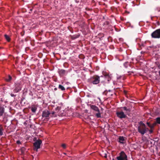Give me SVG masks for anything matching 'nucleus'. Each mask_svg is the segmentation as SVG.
Segmentation results:
<instances>
[{
    "label": "nucleus",
    "mask_w": 160,
    "mask_h": 160,
    "mask_svg": "<svg viewBox=\"0 0 160 160\" xmlns=\"http://www.w3.org/2000/svg\"><path fill=\"white\" fill-rule=\"evenodd\" d=\"M55 113V112H52V115L53 116H54V117H56V115L55 116H54V114Z\"/></svg>",
    "instance_id": "nucleus-32"
},
{
    "label": "nucleus",
    "mask_w": 160,
    "mask_h": 160,
    "mask_svg": "<svg viewBox=\"0 0 160 160\" xmlns=\"http://www.w3.org/2000/svg\"><path fill=\"white\" fill-rule=\"evenodd\" d=\"M116 114L117 116L120 119L124 118L127 117L126 113L122 111H118Z\"/></svg>",
    "instance_id": "nucleus-5"
},
{
    "label": "nucleus",
    "mask_w": 160,
    "mask_h": 160,
    "mask_svg": "<svg viewBox=\"0 0 160 160\" xmlns=\"http://www.w3.org/2000/svg\"><path fill=\"white\" fill-rule=\"evenodd\" d=\"M100 77L102 80H104L103 81L105 82H106V81L108 82L111 79V75L109 74H107L103 76H102Z\"/></svg>",
    "instance_id": "nucleus-8"
},
{
    "label": "nucleus",
    "mask_w": 160,
    "mask_h": 160,
    "mask_svg": "<svg viewBox=\"0 0 160 160\" xmlns=\"http://www.w3.org/2000/svg\"><path fill=\"white\" fill-rule=\"evenodd\" d=\"M62 146L64 148H66V145L65 144H62Z\"/></svg>",
    "instance_id": "nucleus-25"
},
{
    "label": "nucleus",
    "mask_w": 160,
    "mask_h": 160,
    "mask_svg": "<svg viewBox=\"0 0 160 160\" xmlns=\"http://www.w3.org/2000/svg\"><path fill=\"white\" fill-rule=\"evenodd\" d=\"M122 108H123V109L126 111V112H125V113L126 114L128 112H130V110L129 109V108H128L126 107H122Z\"/></svg>",
    "instance_id": "nucleus-16"
},
{
    "label": "nucleus",
    "mask_w": 160,
    "mask_h": 160,
    "mask_svg": "<svg viewBox=\"0 0 160 160\" xmlns=\"http://www.w3.org/2000/svg\"><path fill=\"white\" fill-rule=\"evenodd\" d=\"M17 143L19 144L21 143V142L19 140H18L17 142Z\"/></svg>",
    "instance_id": "nucleus-26"
},
{
    "label": "nucleus",
    "mask_w": 160,
    "mask_h": 160,
    "mask_svg": "<svg viewBox=\"0 0 160 160\" xmlns=\"http://www.w3.org/2000/svg\"><path fill=\"white\" fill-rule=\"evenodd\" d=\"M61 109V107H57L55 109L56 112L58 113V115H60L61 113L60 112H61V111H60Z\"/></svg>",
    "instance_id": "nucleus-13"
},
{
    "label": "nucleus",
    "mask_w": 160,
    "mask_h": 160,
    "mask_svg": "<svg viewBox=\"0 0 160 160\" xmlns=\"http://www.w3.org/2000/svg\"><path fill=\"white\" fill-rule=\"evenodd\" d=\"M57 90V88H54V90L55 91H56V90Z\"/></svg>",
    "instance_id": "nucleus-34"
},
{
    "label": "nucleus",
    "mask_w": 160,
    "mask_h": 160,
    "mask_svg": "<svg viewBox=\"0 0 160 160\" xmlns=\"http://www.w3.org/2000/svg\"><path fill=\"white\" fill-rule=\"evenodd\" d=\"M59 74L61 77L64 75L66 73V71L63 69H61L59 70L58 72Z\"/></svg>",
    "instance_id": "nucleus-12"
},
{
    "label": "nucleus",
    "mask_w": 160,
    "mask_h": 160,
    "mask_svg": "<svg viewBox=\"0 0 160 160\" xmlns=\"http://www.w3.org/2000/svg\"><path fill=\"white\" fill-rule=\"evenodd\" d=\"M151 128H152L153 127V125H150V126H149Z\"/></svg>",
    "instance_id": "nucleus-31"
},
{
    "label": "nucleus",
    "mask_w": 160,
    "mask_h": 160,
    "mask_svg": "<svg viewBox=\"0 0 160 160\" xmlns=\"http://www.w3.org/2000/svg\"><path fill=\"white\" fill-rule=\"evenodd\" d=\"M25 150V149L24 147H22L20 151L21 152L22 154H23L24 153Z\"/></svg>",
    "instance_id": "nucleus-20"
},
{
    "label": "nucleus",
    "mask_w": 160,
    "mask_h": 160,
    "mask_svg": "<svg viewBox=\"0 0 160 160\" xmlns=\"http://www.w3.org/2000/svg\"><path fill=\"white\" fill-rule=\"evenodd\" d=\"M50 114L49 112L47 110L44 111L42 113V116L43 118H44V120L48 121L49 119V116Z\"/></svg>",
    "instance_id": "nucleus-6"
},
{
    "label": "nucleus",
    "mask_w": 160,
    "mask_h": 160,
    "mask_svg": "<svg viewBox=\"0 0 160 160\" xmlns=\"http://www.w3.org/2000/svg\"><path fill=\"white\" fill-rule=\"evenodd\" d=\"M11 96L12 97H13L15 96V95H14V94H13L11 93Z\"/></svg>",
    "instance_id": "nucleus-28"
},
{
    "label": "nucleus",
    "mask_w": 160,
    "mask_h": 160,
    "mask_svg": "<svg viewBox=\"0 0 160 160\" xmlns=\"http://www.w3.org/2000/svg\"><path fill=\"white\" fill-rule=\"evenodd\" d=\"M42 143V141L40 139L37 140L34 143V149L36 151H38V149L40 148V145Z\"/></svg>",
    "instance_id": "nucleus-4"
},
{
    "label": "nucleus",
    "mask_w": 160,
    "mask_h": 160,
    "mask_svg": "<svg viewBox=\"0 0 160 160\" xmlns=\"http://www.w3.org/2000/svg\"><path fill=\"white\" fill-rule=\"evenodd\" d=\"M37 109V108L35 106H32L31 108V110L33 112H35Z\"/></svg>",
    "instance_id": "nucleus-15"
},
{
    "label": "nucleus",
    "mask_w": 160,
    "mask_h": 160,
    "mask_svg": "<svg viewBox=\"0 0 160 160\" xmlns=\"http://www.w3.org/2000/svg\"><path fill=\"white\" fill-rule=\"evenodd\" d=\"M157 122L158 123L160 124V118H156Z\"/></svg>",
    "instance_id": "nucleus-23"
},
{
    "label": "nucleus",
    "mask_w": 160,
    "mask_h": 160,
    "mask_svg": "<svg viewBox=\"0 0 160 160\" xmlns=\"http://www.w3.org/2000/svg\"><path fill=\"white\" fill-rule=\"evenodd\" d=\"M98 113H96L95 114L97 118H100L101 117V114L100 112V111H99V112H97Z\"/></svg>",
    "instance_id": "nucleus-17"
},
{
    "label": "nucleus",
    "mask_w": 160,
    "mask_h": 160,
    "mask_svg": "<svg viewBox=\"0 0 160 160\" xmlns=\"http://www.w3.org/2000/svg\"><path fill=\"white\" fill-rule=\"evenodd\" d=\"M63 154L65 155H66V153H63Z\"/></svg>",
    "instance_id": "nucleus-36"
},
{
    "label": "nucleus",
    "mask_w": 160,
    "mask_h": 160,
    "mask_svg": "<svg viewBox=\"0 0 160 160\" xmlns=\"http://www.w3.org/2000/svg\"><path fill=\"white\" fill-rule=\"evenodd\" d=\"M151 37L153 38H160V29H157L153 32L151 35Z\"/></svg>",
    "instance_id": "nucleus-1"
},
{
    "label": "nucleus",
    "mask_w": 160,
    "mask_h": 160,
    "mask_svg": "<svg viewBox=\"0 0 160 160\" xmlns=\"http://www.w3.org/2000/svg\"><path fill=\"white\" fill-rule=\"evenodd\" d=\"M99 77H95L91 78L89 81L90 83L93 84H96L99 83L100 81Z\"/></svg>",
    "instance_id": "nucleus-2"
},
{
    "label": "nucleus",
    "mask_w": 160,
    "mask_h": 160,
    "mask_svg": "<svg viewBox=\"0 0 160 160\" xmlns=\"http://www.w3.org/2000/svg\"><path fill=\"white\" fill-rule=\"evenodd\" d=\"M125 141V138L122 136H120L119 138V142L122 144L124 143Z\"/></svg>",
    "instance_id": "nucleus-11"
},
{
    "label": "nucleus",
    "mask_w": 160,
    "mask_h": 160,
    "mask_svg": "<svg viewBox=\"0 0 160 160\" xmlns=\"http://www.w3.org/2000/svg\"><path fill=\"white\" fill-rule=\"evenodd\" d=\"M138 132L142 135H144L146 133L145 126H139L138 128Z\"/></svg>",
    "instance_id": "nucleus-7"
},
{
    "label": "nucleus",
    "mask_w": 160,
    "mask_h": 160,
    "mask_svg": "<svg viewBox=\"0 0 160 160\" xmlns=\"http://www.w3.org/2000/svg\"><path fill=\"white\" fill-rule=\"evenodd\" d=\"M149 131L150 133H151L153 132V131L152 129H151L150 130H149Z\"/></svg>",
    "instance_id": "nucleus-27"
},
{
    "label": "nucleus",
    "mask_w": 160,
    "mask_h": 160,
    "mask_svg": "<svg viewBox=\"0 0 160 160\" xmlns=\"http://www.w3.org/2000/svg\"><path fill=\"white\" fill-rule=\"evenodd\" d=\"M5 37L6 39L8 41H9L10 40V38L7 35H5Z\"/></svg>",
    "instance_id": "nucleus-21"
},
{
    "label": "nucleus",
    "mask_w": 160,
    "mask_h": 160,
    "mask_svg": "<svg viewBox=\"0 0 160 160\" xmlns=\"http://www.w3.org/2000/svg\"><path fill=\"white\" fill-rule=\"evenodd\" d=\"M3 129L1 126H0V136H2L3 135Z\"/></svg>",
    "instance_id": "nucleus-18"
},
{
    "label": "nucleus",
    "mask_w": 160,
    "mask_h": 160,
    "mask_svg": "<svg viewBox=\"0 0 160 160\" xmlns=\"http://www.w3.org/2000/svg\"><path fill=\"white\" fill-rule=\"evenodd\" d=\"M91 108L94 111H95L97 112H99V109L98 108L94 105H92L91 106Z\"/></svg>",
    "instance_id": "nucleus-14"
},
{
    "label": "nucleus",
    "mask_w": 160,
    "mask_h": 160,
    "mask_svg": "<svg viewBox=\"0 0 160 160\" xmlns=\"http://www.w3.org/2000/svg\"><path fill=\"white\" fill-rule=\"evenodd\" d=\"M145 129H146V132L149 130L148 129V128H146V127L145 126Z\"/></svg>",
    "instance_id": "nucleus-33"
},
{
    "label": "nucleus",
    "mask_w": 160,
    "mask_h": 160,
    "mask_svg": "<svg viewBox=\"0 0 160 160\" xmlns=\"http://www.w3.org/2000/svg\"><path fill=\"white\" fill-rule=\"evenodd\" d=\"M158 73H159V76L160 77V70L159 71Z\"/></svg>",
    "instance_id": "nucleus-35"
},
{
    "label": "nucleus",
    "mask_w": 160,
    "mask_h": 160,
    "mask_svg": "<svg viewBox=\"0 0 160 160\" xmlns=\"http://www.w3.org/2000/svg\"><path fill=\"white\" fill-rule=\"evenodd\" d=\"M147 124L148 125L149 127V126H150V123L148 122H147Z\"/></svg>",
    "instance_id": "nucleus-30"
},
{
    "label": "nucleus",
    "mask_w": 160,
    "mask_h": 160,
    "mask_svg": "<svg viewBox=\"0 0 160 160\" xmlns=\"http://www.w3.org/2000/svg\"><path fill=\"white\" fill-rule=\"evenodd\" d=\"M58 88L61 89L62 90H64L65 89L64 87L61 85H59Z\"/></svg>",
    "instance_id": "nucleus-19"
},
{
    "label": "nucleus",
    "mask_w": 160,
    "mask_h": 160,
    "mask_svg": "<svg viewBox=\"0 0 160 160\" xmlns=\"http://www.w3.org/2000/svg\"><path fill=\"white\" fill-rule=\"evenodd\" d=\"M15 84V88L13 90V92L14 93H17L21 90L22 87L19 83H16Z\"/></svg>",
    "instance_id": "nucleus-9"
},
{
    "label": "nucleus",
    "mask_w": 160,
    "mask_h": 160,
    "mask_svg": "<svg viewBox=\"0 0 160 160\" xmlns=\"http://www.w3.org/2000/svg\"><path fill=\"white\" fill-rule=\"evenodd\" d=\"M12 79V77L10 76L9 75L8 78H6V80L8 82H9Z\"/></svg>",
    "instance_id": "nucleus-22"
},
{
    "label": "nucleus",
    "mask_w": 160,
    "mask_h": 160,
    "mask_svg": "<svg viewBox=\"0 0 160 160\" xmlns=\"http://www.w3.org/2000/svg\"><path fill=\"white\" fill-rule=\"evenodd\" d=\"M139 124L140 125V126H145V124L143 123L142 121H140L139 123Z\"/></svg>",
    "instance_id": "nucleus-24"
},
{
    "label": "nucleus",
    "mask_w": 160,
    "mask_h": 160,
    "mask_svg": "<svg viewBox=\"0 0 160 160\" xmlns=\"http://www.w3.org/2000/svg\"><path fill=\"white\" fill-rule=\"evenodd\" d=\"M104 157L106 158L107 157V155L106 153L104 154V156H103Z\"/></svg>",
    "instance_id": "nucleus-29"
},
{
    "label": "nucleus",
    "mask_w": 160,
    "mask_h": 160,
    "mask_svg": "<svg viewBox=\"0 0 160 160\" xmlns=\"http://www.w3.org/2000/svg\"><path fill=\"white\" fill-rule=\"evenodd\" d=\"M118 160H128L127 156L124 152L122 151L120 154V156L117 158Z\"/></svg>",
    "instance_id": "nucleus-3"
},
{
    "label": "nucleus",
    "mask_w": 160,
    "mask_h": 160,
    "mask_svg": "<svg viewBox=\"0 0 160 160\" xmlns=\"http://www.w3.org/2000/svg\"><path fill=\"white\" fill-rule=\"evenodd\" d=\"M112 160H114V159H113Z\"/></svg>",
    "instance_id": "nucleus-37"
},
{
    "label": "nucleus",
    "mask_w": 160,
    "mask_h": 160,
    "mask_svg": "<svg viewBox=\"0 0 160 160\" xmlns=\"http://www.w3.org/2000/svg\"><path fill=\"white\" fill-rule=\"evenodd\" d=\"M4 112V108L3 106L0 104V117L2 116Z\"/></svg>",
    "instance_id": "nucleus-10"
}]
</instances>
